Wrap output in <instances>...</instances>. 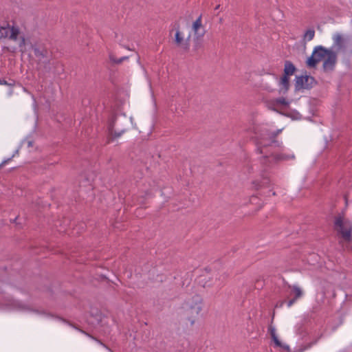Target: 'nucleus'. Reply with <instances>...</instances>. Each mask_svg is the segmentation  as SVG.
I'll list each match as a JSON object with an SVG mask.
<instances>
[{
	"mask_svg": "<svg viewBox=\"0 0 352 352\" xmlns=\"http://www.w3.org/2000/svg\"><path fill=\"white\" fill-rule=\"evenodd\" d=\"M280 131L281 129L275 132L269 129L267 125H262L256 132L257 149L263 158L268 160L269 166L276 162L294 158L293 154L286 155L283 150L279 151L280 144L274 140V138Z\"/></svg>",
	"mask_w": 352,
	"mask_h": 352,
	"instance_id": "1",
	"label": "nucleus"
},
{
	"mask_svg": "<svg viewBox=\"0 0 352 352\" xmlns=\"http://www.w3.org/2000/svg\"><path fill=\"white\" fill-rule=\"evenodd\" d=\"M0 309L8 311H14L37 318L60 320L59 318L41 307L13 300H8L3 305L0 307Z\"/></svg>",
	"mask_w": 352,
	"mask_h": 352,
	"instance_id": "2",
	"label": "nucleus"
},
{
	"mask_svg": "<svg viewBox=\"0 0 352 352\" xmlns=\"http://www.w3.org/2000/svg\"><path fill=\"white\" fill-rule=\"evenodd\" d=\"M203 307V300L200 296L195 295L188 298L181 307V313L186 324L192 326L198 320Z\"/></svg>",
	"mask_w": 352,
	"mask_h": 352,
	"instance_id": "3",
	"label": "nucleus"
},
{
	"mask_svg": "<svg viewBox=\"0 0 352 352\" xmlns=\"http://www.w3.org/2000/svg\"><path fill=\"white\" fill-rule=\"evenodd\" d=\"M131 122V118H127L125 114L113 116L108 122L107 129L109 135L115 138L120 137L125 132Z\"/></svg>",
	"mask_w": 352,
	"mask_h": 352,
	"instance_id": "4",
	"label": "nucleus"
},
{
	"mask_svg": "<svg viewBox=\"0 0 352 352\" xmlns=\"http://www.w3.org/2000/svg\"><path fill=\"white\" fill-rule=\"evenodd\" d=\"M0 37L8 38L16 43L13 50L19 49L23 52L25 50V38L20 35L19 30L14 26L7 25L0 28Z\"/></svg>",
	"mask_w": 352,
	"mask_h": 352,
	"instance_id": "5",
	"label": "nucleus"
},
{
	"mask_svg": "<svg viewBox=\"0 0 352 352\" xmlns=\"http://www.w3.org/2000/svg\"><path fill=\"white\" fill-rule=\"evenodd\" d=\"M335 230L339 232L342 237L347 241L351 239L352 220L339 214L335 218Z\"/></svg>",
	"mask_w": 352,
	"mask_h": 352,
	"instance_id": "6",
	"label": "nucleus"
},
{
	"mask_svg": "<svg viewBox=\"0 0 352 352\" xmlns=\"http://www.w3.org/2000/svg\"><path fill=\"white\" fill-rule=\"evenodd\" d=\"M329 50L321 45L315 47L311 55L306 60L307 66L309 68H315L319 62L324 60Z\"/></svg>",
	"mask_w": 352,
	"mask_h": 352,
	"instance_id": "7",
	"label": "nucleus"
},
{
	"mask_svg": "<svg viewBox=\"0 0 352 352\" xmlns=\"http://www.w3.org/2000/svg\"><path fill=\"white\" fill-rule=\"evenodd\" d=\"M316 81L314 77L310 76H301L296 78L295 87L296 89L300 90L302 89H309Z\"/></svg>",
	"mask_w": 352,
	"mask_h": 352,
	"instance_id": "8",
	"label": "nucleus"
},
{
	"mask_svg": "<svg viewBox=\"0 0 352 352\" xmlns=\"http://www.w3.org/2000/svg\"><path fill=\"white\" fill-rule=\"evenodd\" d=\"M337 54L332 49H329L327 56L324 58L322 68L324 72H331L334 69L336 63Z\"/></svg>",
	"mask_w": 352,
	"mask_h": 352,
	"instance_id": "9",
	"label": "nucleus"
},
{
	"mask_svg": "<svg viewBox=\"0 0 352 352\" xmlns=\"http://www.w3.org/2000/svg\"><path fill=\"white\" fill-rule=\"evenodd\" d=\"M268 333L273 341L274 347H278L287 351H289V346L279 340L275 327L270 324L268 327Z\"/></svg>",
	"mask_w": 352,
	"mask_h": 352,
	"instance_id": "10",
	"label": "nucleus"
},
{
	"mask_svg": "<svg viewBox=\"0 0 352 352\" xmlns=\"http://www.w3.org/2000/svg\"><path fill=\"white\" fill-rule=\"evenodd\" d=\"M192 32L194 36L197 38H202L206 32L205 28L202 24V16L200 15L192 24Z\"/></svg>",
	"mask_w": 352,
	"mask_h": 352,
	"instance_id": "11",
	"label": "nucleus"
},
{
	"mask_svg": "<svg viewBox=\"0 0 352 352\" xmlns=\"http://www.w3.org/2000/svg\"><path fill=\"white\" fill-rule=\"evenodd\" d=\"M289 104V101L284 98H279L267 102L268 108L276 111H279L280 109L287 107Z\"/></svg>",
	"mask_w": 352,
	"mask_h": 352,
	"instance_id": "12",
	"label": "nucleus"
},
{
	"mask_svg": "<svg viewBox=\"0 0 352 352\" xmlns=\"http://www.w3.org/2000/svg\"><path fill=\"white\" fill-rule=\"evenodd\" d=\"M333 45L332 49H335L336 51L342 50L344 44V38L342 35L340 33H336L332 36Z\"/></svg>",
	"mask_w": 352,
	"mask_h": 352,
	"instance_id": "13",
	"label": "nucleus"
},
{
	"mask_svg": "<svg viewBox=\"0 0 352 352\" xmlns=\"http://www.w3.org/2000/svg\"><path fill=\"white\" fill-rule=\"evenodd\" d=\"M278 85L279 87V90H278L279 93L280 94H285L289 87V77L283 76L278 80Z\"/></svg>",
	"mask_w": 352,
	"mask_h": 352,
	"instance_id": "14",
	"label": "nucleus"
},
{
	"mask_svg": "<svg viewBox=\"0 0 352 352\" xmlns=\"http://www.w3.org/2000/svg\"><path fill=\"white\" fill-rule=\"evenodd\" d=\"M191 37V34H189L186 42H184V37L182 35L179 30H177L175 36V41L178 45L182 46L184 48L187 49L188 47V41Z\"/></svg>",
	"mask_w": 352,
	"mask_h": 352,
	"instance_id": "15",
	"label": "nucleus"
},
{
	"mask_svg": "<svg viewBox=\"0 0 352 352\" xmlns=\"http://www.w3.org/2000/svg\"><path fill=\"white\" fill-rule=\"evenodd\" d=\"M296 71L294 65L290 61H286L284 67V76H292Z\"/></svg>",
	"mask_w": 352,
	"mask_h": 352,
	"instance_id": "16",
	"label": "nucleus"
},
{
	"mask_svg": "<svg viewBox=\"0 0 352 352\" xmlns=\"http://www.w3.org/2000/svg\"><path fill=\"white\" fill-rule=\"evenodd\" d=\"M315 36V31L314 29L307 30L303 35V42L307 43L311 41Z\"/></svg>",
	"mask_w": 352,
	"mask_h": 352,
	"instance_id": "17",
	"label": "nucleus"
},
{
	"mask_svg": "<svg viewBox=\"0 0 352 352\" xmlns=\"http://www.w3.org/2000/svg\"><path fill=\"white\" fill-rule=\"evenodd\" d=\"M290 287L292 289V291L294 294V296H295L294 298L298 299L302 296L303 292L298 285H294L291 286Z\"/></svg>",
	"mask_w": 352,
	"mask_h": 352,
	"instance_id": "18",
	"label": "nucleus"
},
{
	"mask_svg": "<svg viewBox=\"0 0 352 352\" xmlns=\"http://www.w3.org/2000/svg\"><path fill=\"white\" fill-rule=\"evenodd\" d=\"M297 299L296 298H293V299H291L289 300L287 302V305L288 307H290L296 300Z\"/></svg>",
	"mask_w": 352,
	"mask_h": 352,
	"instance_id": "19",
	"label": "nucleus"
},
{
	"mask_svg": "<svg viewBox=\"0 0 352 352\" xmlns=\"http://www.w3.org/2000/svg\"><path fill=\"white\" fill-rule=\"evenodd\" d=\"M100 345L103 346L104 348H106L108 351L110 352H112L107 346H106L104 344H103L100 341L96 340Z\"/></svg>",
	"mask_w": 352,
	"mask_h": 352,
	"instance_id": "20",
	"label": "nucleus"
},
{
	"mask_svg": "<svg viewBox=\"0 0 352 352\" xmlns=\"http://www.w3.org/2000/svg\"><path fill=\"white\" fill-rule=\"evenodd\" d=\"M0 85H8L6 80H0Z\"/></svg>",
	"mask_w": 352,
	"mask_h": 352,
	"instance_id": "21",
	"label": "nucleus"
},
{
	"mask_svg": "<svg viewBox=\"0 0 352 352\" xmlns=\"http://www.w3.org/2000/svg\"><path fill=\"white\" fill-rule=\"evenodd\" d=\"M118 42L120 45H122V41H121L118 40Z\"/></svg>",
	"mask_w": 352,
	"mask_h": 352,
	"instance_id": "22",
	"label": "nucleus"
},
{
	"mask_svg": "<svg viewBox=\"0 0 352 352\" xmlns=\"http://www.w3.org/2000/svg\"><path fill=\"white\" fill-rule=\"evenodd\" d=\"M32 145V142H28V146H30Z\"/></svg>",
	"mask_w": 352,
	"mask_h": 352,
	"instance_id": "23",
	"label": "nucleus"
},
{
	"mask_svg": "<svg viewBox=\"0 0 352 352\" xmlns=\"http://www.w3.org/2000/svg\"><path fill=\"white\" fill-rule=\"evenodd\" d=\"M128 50H130L131 49L127 47H125Z\"/></svg>",
	"mask_w": 352,
	"mask_h": 352,
	"instance_id": "24",
	"label": "nucleus"
}]
</instances>
